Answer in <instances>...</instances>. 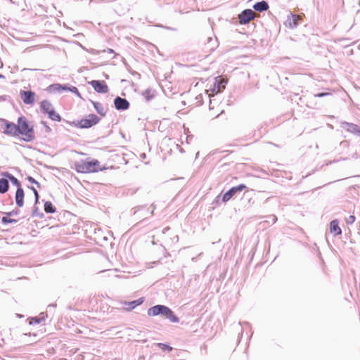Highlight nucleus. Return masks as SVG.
<instances>
[{
    "label": "nucleus",
    "instance_id": "nucleus-4",
    "mask_svg": "<svg viewBox=\"0 0 360 360\" xmlns=\"http://www.w3.org/2000/svg\"><path fill=\"white\" fill-rule=\"evenodd\" d=\"M100 121V118L94 114H90L85 118H83L75 124L79 128H89L96 124Z\"/></svg>",
    "mask_w": 360,
    "mask_h": 360
},
{
    "label": "nucleus",
    "instance_id": "nucleus-11",
    "mask_svg": "<svg viewBox=\"0 0 360 360\" xmlns=\"http://www.w3.org/2000/svg\"><path fill=\"white\" fill-rule=\"evenodd\" d=\"M161 315L168 319L173 323L179 322V318L174 314V312L167 307L162 305Z\"/></svg>",
    "mask_w": 360,
    "mask_h": 360
},
{
    "label": "nucleus",
    "instance_id": "nucleus-3",
    "mask_svg": "<svg viewBox=\"0 0 360 360\" xmlns=\"http://www.w3.org/2000/svg\"><path fill=\"white\" fill-rule=\"evenodd\" d=\"M228 83V79L223 76L216 77L212 84H207L206 91L209 93V96H214L222 92Z\"/></svg>",
    "mask_w": 360,
    "mask_h": 360
},
{
    "label": "nucleus",
    "instance_id": "nucleus-12",
    "mask_svg": "<svg viewBox=\"0 0 360 360\" xmlns=\"http://www.w3.org/2000/svg\"><path fill=\"white\" fill-rule=\"evenodd\" d=\"M114 104L117 110H127L129 107V103L124 98L117 97L114 101Z\"/></svg>",
    "mask_w": 360,
    "mask_h": 360
},
{
    "label": "nucleus",
    "instance_id": "nucleus-25",
    "mask_svg": "<svg viewBox=\"0 0 360 360\" xmlns=\"http://www.w3.org/2000/svg\"><path fill=\"white\" fill-rule=\"evenodd\" d=\"M348 130L360 136V128L355 124H349Z\"/></svg>",
    "mask_w": 360,
    "mask_h": 360
},
{
    "label": "nucleus",
    "instance_id": "nucleus-22",
    "mask_svg": "<svg viewBox=\"0 0 360 360\" xmlns=\"http://www.w3.org/2000/svg\"><path fill=\"white\" fill-rule=\"evenodd\" d=\"M48 115H49V117L53 121L60 122L61 120V117L60 116V115L58 113H57L54 110V109H53L52 110L49 112Z\"/></svg>",
    "mask_w": 360,
    "mask_h": 360
},
{
    "label": "nucleus",
    "instance_id": "nucleus-29",
    "mask_svg": "<svg viewBox=\"0 0 360 360\" xmlns=\"http://www.w3.org/2000/svg\"><path fill=\"white\" fill-rule=\"evenodd\" d=\"M330 94H331V92L328 91V92H326V93L317 94L315 95V96H316V97H323V96H328V95H330Z\"/></svg>",
    "mask_w": 360,
    "mask_h": 360
},
{
    "label": "nucleus",
    "instance_id": "nucleus-2",
    "mask_svg": "<svg viewBox=\"0 0 360 360\" xmlns=\"http://www.w3.org/2000/svg\"><path fill=\"white\" fill-rule=\"evenodd\" d=\"M75 169L79 173H94L105 169V167H101L100 162L97 160L92 161L77 162L75 163Z\"/></svg>",
    "mask_w": 360,
    "mask_h": 360
},
{
    "label": "nucleus",
    "instance_id": "nucleus-17",
    "mask_svg": "<svg viewBox=\"0 0 360 360\" xmlns=\"http://www.w3.org/2000/svg\"><path fill=\"white\" fill-rule=\"evenodd\" d=\"M144 301L143 297H141L136 300H134L132 302H125L124 305L126 306V309L127 310H131L134 309L136 307L141 305Z\"/></svg>",
    "mask_w": 360,
    "mask_h": 360
},
{
    "label": "nucleus",
    "instance_id": "nucleus-33",
    "mask_svg": "<svg viewBox=\"0 0 360 360\" xmlns=\"http://www.w3.org/2000/svg\"><path fill=\"white\" fill-rule=\"evenodd\" d=\"M32 321H34V322H35V323H38L39 322L37 319H32Z\"/></svg>",
    "mask_w": 360,
    "mask_h": 360
},
{
    "label": "nucleus",
    "instance_id": "nucleus-23",
    "mask_svg": "<svg viewBox=\"0 0 360 360\" xmlns=\"http://www.w3.org/2000/svg\"><path fill=\"white\" fill-rule=\"evenodd\" d=\"M44 210L47 213H54L56 212V208L51 202L47 201L44 204Z\"/></svg>",
    "mask_w": 360,
    "mask_h": 360
},
{
    "label": "nucleus",
    "instance_id": "nucleus-6",
    "mask_svg": "<svg viewBox=\"0 0 360 360\" xmlns=\"http://www.w3.org/2000/svg\"><path fill=\"white\" fill-rule=\"evenodd\" d=\"M4 127L3 133L11 136H18L17 124L2 120Z\"/></svg>",
    "mask_w": 360,
    "mask_h": 360
},
{
    "label": "nucleus",
    "instance_id": "nucleus-24",
    "mask_svg": "<svg viewBox=\"0 0 360 360\" xmlns=\"http://www.w3.org/2000/svg\"><path fill=\"white\" fill-rule=\"evenodd\" d=\"M13 212H11L6 214L7 216L3 217L1 219V221L4 224H8V223H15L17 222L16 219H11L9 217V216H11Z\"/></svg>",
    "mask_w": 360,
    "mask_h": 360
},
{
    "label": "nucleus",
    "instance_id": "nucleus-9",
    "mask_svg": "<svg viewBox=\"0 0 360 360\" xmlns=\"http://www.w3.org/2000/svg\"><path fill=\"white\" fill-rule=\"evenodd\" d=\"M245 188H246V186L244 184H240L237 186L232 187L230 190H229L226 193H225L223 195V202H226L229 201L237 192L242 191Z\"/></svg>",
    "mask_w": 360,
    "mask_h": 360
},
{
    "label": "nucleus",
    "instance_id": "nucleus-19",
    "mask_svg": "<svg viewBox=\"0 0 360 360\" xmlns=\"http://www.w3.org/2000/svg\"><path fill=\"white\" fill-rule=\"evenodd\" d=\"M253 8H254L255 10H256L257 11H259V12H262V11H265L268 10L269 5H268V4L266 1H260V2L256 3L253 6Z\"/></svg>",
    "mask_w": 360,
    "mask_h": 360
},
{
    "label": "nucleus",
    "instance_id": "nucleus-20",
    "mask_svg": "<svg viewBox=\"0 0 360 360\" xmlns=\"http://www.w3.org/2000/svg\"><path fill=\"white\" fill-rule=\"evenodd\" d=\"M41 109L43 112L45 113H49L51 110H52L53 108L52 107L51 103L48 101H42L40 103Z\"/></svg>",
    "mask_w": 360,
    "mask_h": 360
},
{
    "label": "nucleus",
    "instance_id": "nucleus-16",
    "mask_svg": "<svg viewBox=\"0 0 360 360\" xmlns=\"http://www.w3.org/2000/svg\"><path fill=\"white\" fill-rule=\"evenodd\" d=\"M141 95L143 96L144 99L148 102L155 98L156 92L153 89L148 88L144 90L142 92Z\"/></svg>",
    "mask_w": 360,
    "mask_h": 360
},
{
    "label": "nucleus",
    "instance_id": "nucleus-31",
    "mask_svg": "<svg viewBox=\"0 0 360 360\" xmlns=\"http://www.w3.org/2000/svg\"><path fill=\"white\" fill-rule=\"evenodd\" d=\"M32 190L33 191L34 194V195H35V201H36V202H38V200H39V194H38V192H37V191L34 188H33V187L32 188Z\"/></svg>",
    "mask_w": 360,
    "mask_h": 360
},
{
    "label": "nucleus",
    "instance_id": "nucleus-14",
    "mask_svg": "<svg viewBox=\"0 0 360 360\" xmlns=\"http://www.w3.org/2000/svg\"><path fill=\"white\" fill-rule=\"evenodd\" d=\"M24 191L22 188H18L15 193V202L17 205L20 207H22L24 205Z\"/></svg>",
    "mask_w": 360,
    "mask_h": 360
},
{
    "label": "nucleus",
    "instance_id": "nucleus-32",
    "mask_svg": "<svg viewBox=\"0 0 360 360\" xmlns=\"http://www.w3.org/2000/svg\"><path fill=\"white\" fill-rule=\"evenodd\" d=\"M41 124L45 127L46 130L47 132H51V127L49 125H47L46 122H41Z\"/></svg>",
    "mask_w": 360,
    "mask_h": 360
},
{
    "label": "nucleus",
    "instance_id": "nucleus-7",
    "mask_svg": "<svg viewBox=\"0 0 360 360\" xmlns=\"http://www.w3.org/2000/svg\"><path fill=\"white\" fill-rule=\"evenodd\" d=\"M20 96L25 104L32 105L35 102L36 94L31 91H20Z\"/></svg>",
    "mask_w": 360,
    "mask_h": 360
},
{
    "label": "nucleus",
    "instance_id": "nucleus-28",
    "mask_svg": "<svg viewBox=\"0 0 360 360\" xmlns=\"http://www.w3.org/2000/svg\"><path fill=\"white\" fill-rule=\"evenodd\" d=\"M355 217L354 215H350L347 218H346L345 221L347 224H353L355 221Z\"/></svg>",
    "mask_w": 360,
    "mask_h": 360
},
{
    "label": "nucleus",
    "instance_id": "nucleus-18",
    "mask_svg": "<svg viewBox=\"0 0 360 360\" xmlns=\"http://www.w3.org/2000/svg\"><path fill=\"white\" fill-rule=\"evenodd\" d=\"M162 305H155L148 310V315L150 316H155L160 314L162 312Z\"/></svg>",
    "mask_w": 360,
    "mask_h": 360
},
{
    "label": "nucleus",
    "instance_id": "nucleus-27",
    "mask_svg": "<svg viewBox=\"0 0 360 360\" xmlns=\"http://www.w3.org/2000/svg\"><path fill=\"white\" fill-rule=\"evenodd\" d=\"M9 179L13 184L18 186V188H21L20 182L15 177H14L13 176H9Z\"/></svg>",
    "mask_w": 360,
    "mask_h": 360
},
{
    "label": "nucleus",
    "instance_id": "nucleus-15",
    "mask_svg": "<svg viewBox=\"0 0 360 360\" xmlns=\"http://www.w3.org/2000/svg\"><path fill=\"white\" fill-rule=\"evenodd\" d=\"M330 231L335 236H339L342 233V230L338 225V221L337 219L333 220L330 223Z\"/></svg>",
    "mask_w": 360,
    "mask_h": 360
},
{
    "label": "nucleus",
    "instance_id": "nucleus-1",
    "mask_svg": "<svg viewBox=\"0 0 360 360\" xmlns=\"http://www.w3.org/2000/svg\"><path fill=\"white\" fill-rule=\"evenodd\" d=\"M17 129L18 136H20L24 141L30 142L35 139L34 127L25 117H18Z\"/></svg>",
    "mask_w": 360,
    "mask_h": 360
},
{
    "label": "nucleus",
    "instance_id": "nucleus-8",
    "mask_svg": "<svg viewBox=\"0 0 360 360\" xmlns=\"http://www.w3.org/2000/svg\"><path fill=\"white\" fill-rule=\"evenodd\" d=\"M49 89L53 91L60 92L62 91H70L74 94H75L78 96H81L79 91H78L76 86H70L68 87L67 86H63L60 84H54L49 86Z\"/></svg>",
    "mask_w": 360,
    "mask_h": 360
},
{
    "label": "nucleus",
    "instance_id": "nucleus-30",
    "mask_svg": "<svg viewBox=\"0 0 360 360\" xmlns=\"http://www.w3.org/2000/svg\"><path fill=\"white\" fill-rule=\"evenodd\" d=\"M27 180L31 182V183H33V184H35L38 187H39V182H37V181H35L32 177L31 176H28L27 177Z\"/></svg>",
    "mask_w": 360,
    "mask_h": 360
},
{
    "label": "nucleus",
    "instance_id": "nucleus-26",
    "mask_svg": "<svg viewBox=\"0 0 360 360\" xmlns=\"http://www.w3.org/2000/svg\"><path fill=\"white\" fill-rule=\"evenodd\" d=\"M158 346L161 348L162 350H167L168 352H170L172 350V347L169 345L162 344V343H158Z\"/></svg>",
    "mask_w": 360,
    "mask_h": 360
},
{
    "label": "nucleus",
    "instance_id": "nucleus-21",
    "mask_svg": "<svg viewBox=\"0 0 360 360\" xmlns=\"http://www.w3.org/2000/svg\"><path fill=\"white\" fill-rule=\"evenodd\" d=\"M8 189V181L6 179H0V193H4Z\"/></svg>",
    "mask_w": 360,
    "mask_h": 360
},
{
    "label": "nucleus",
    "instance_id": "nucleus-13",
    "mask_svg": "<svg viewBox=\"0 0 360 360\" xmlns=\"http://www.w3.org/2000/svg\"><path fill=\"white\" fill-rule=\"evenodd\" d=\"M302 20L301 15L291 14L288 19L289 27L294 28L298 25V22Z\"/></svg>",
    "mask_w": 360,
    "mask_h": 360
},
{
    "label": "nucleus",
    "instance_id": "nucleus-34",
    "mask_svg": "<svg viewBox=\"0 0 360 360\" xmlns=\"http://www.w3.org/2000/svg\"><path fill=\"white\" fill-rule=\"evenodd\" d=\"M1 77H3V76H2L1 75H0V78H1Z\"/></svg>",
    "mask_w": 360,
    "mask_h": 360
},
{
    "label": "nucleus",
    "instance_id": "nucleus-5",
    "mask_svg": "<svg viewBox=\"0 0 360 360\" xmlns=\"http://www.w3.org/2000/svg\"><path fill=\"white\" fill-rule=\"evenodd\" d=\"M257 14L251 9H245L238 15V22L240 25H245L254 20Z\"/></svg>",
    "mask_w": 360,
    "mask_h": 360
},
{
    "label": "nucleus",
    "instance_id": "nucleus-10",
    "mask_svg": "<svg viewBox=\"0 0 360 360\" xmlns=\"http://www.w3.org/2000/svg\"><path fill=\"white\" fill-rule=\"evenodd\" d=\"M89 84L98 93H107L108 91V87L104 81L92 80Z\"/></svg>",
    "mask_w": 360,
    "mask_h": 360
}]
</instances>
